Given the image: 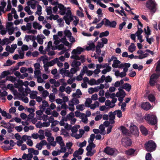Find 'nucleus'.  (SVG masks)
Here are the masks:
<instances>
[{"instance_id": "nucleus-12", "label": "nucleus", "mask_w": 160, "mask_h": 160, "mask_svg": "<svg viewBox=\"0 0 160 160\" xmlns=\"http://www.w3.org/2000/svg\"><path fill=\"white\" fill-rule=\"evenodd\" d=\"M83 49L81 47H78L76 49L73 50L72 53L74 54H80L83 51Z\"/></svg>"}, {"instance_id": "nucleus-41", "label": "nucleus", "mask_w": 160, "mask_h": 160, "mask_svg": "<svg viewBox=\"0 0 160 160\" xmlns=\"http://www.w3.org/2000/svg\"><path fill=\"white\" fill-rule=\"evenodd\" d=\"M123 135L127 136H130L132 135V131H122Z\"/></svg>"}, {"instance_id": "nucleus-56", "label": "nucleus", "mask_w": 160, "mask_h": 160, "mask_svg": "<svg viewBox=\"0 0 160 160\" xmlns=\"http://www.w3.org/2000/svg\"><path fill=\"white\" fill-rule=\"evenodd\" d=\"M35 115V113H30L28 115L27 117V120L28 121H29V120L32 119V118L34 117Z\"/></svg>"}, {"instance_id": "nucleus-11", "label": "nucleus", "mask_w": 160, "mask_h": 160, "mask_svg": "<svg viewBox=\"0 0 160 160\" xmlns=\"http://www.w3.org/2000/svg\"><path fill=\"white\" fill-rule=\"evenodd\" d=\"M58 7L61 10L60 14L62 15H65L66 13V8L62 4H58Z\"/></svg>"}, {"instance_id": "nucleus-49", "label": "nucleus", "mask_w": 160, "mask_h": 160, "mask_svg": "<svg viewBox=\"0 0 160 160\" xmlns=\"http://www.w3.org/2000/svg\"><path fill=\"white\" fill-rule=\"evenodd\" d=\"M18 84H17V83H15V84L16 85L15 87L17 88H18V85H19L20 86H22L23 84V82L22 80H20V79L18 81Z\"/></svg>"}, {"instance_id": "nucleus-61", "label": "nucleus", "mask_w": 160, "mask_h": 160, "mask_svg": "<svg viewBox=\"0 0 160 160\" xmlns=\"http://www.w3.org/2000/svg\"><path fill=\"white\" fill-rule=\"evenodd\" d=\"M72 101V104H78L79 102L78 99L77 98H73Z\"/></svg>"}, {"instance_id": "nucleus-59", "label": "nucleus", "mask_w": 160, "mask_h": 160, "mask_svg": "<svg viewBox=\"0 0 160 160\" xmlns=\"http://www.w3.org/2000/svg\"><path fill=\"white\" fill-rule=\"evenodd\" d=\"M31 138V137L28 136L27 135H24L22 138V140L25 141L27 140H28L29 138Z\"/></svg>"}, {"instance_id": "nucleus-15", "label": "nucleus", "mask_w": 160, "mask_h": 160, "mask_svg": "<svg viewBox=\"0 0 160 160\" xmlns=\"http://www.w3.org/2000/svg\"><path fill=\"white\" fill-rule=\"evenodd\" d=\"M83 152V149L82 148H80L78 150L75 151L73 154V156L74 157H78L79 155L82 154Z\"/></svg>"}, {"instance_id": "nucleus-26", "label": "nucleus", "mask_w": 160, "mask_h": 160, "mask_svg": "<svg viewBox=\"0 0 160 160\" xmlns=\"http://www.w3.org/2000/svg\"><path fill=\"white\" fill-rule=\"evenodd\" d=\"M1 78H4L8 75L11 74V72L8 70L4 71L1 73Z\"/></svg>"}, {"instance_id": "nucleus-21", "label": "nucleus", "mask_w": 160, "mask_h": 160, "mask_svg": "<svg viewBox=\"0 0 160 160\" xmlns=\"http://www.w3.org/2000/svg\"><path fill=\"white\" fill-rule=\"evenodd\" d=\"M126 93L123 90H121L120 92H118L116 94V96L118 98L120 97H123V98L125 97Z\"/></svg>"}, {"instance_id": "nucleus-28", "label": "nucleus", "mask_w": 160, "mask_h": 160, "mask_svg": "<svg viewBox=\"0 0 160 160\" xmlns=\"http://www.w3.org/2000/svg\"><path fill=\"white\" fill-rule=\"evenodd\" d=\"M92 102V101L91 99L89 98H88L87 99L85 103V107H90V105Z\"/></svg>"}, {"instance_id": "nucleus-63", "label": "nucleus", "mask_w": 160, "mask_h": 160, "mask_svg": "<svg viewBox=\"0 0 160 160\" xmlns=\"http://www.w3.org/2000/svg\"><path fill=\"white\" fill-rule=\"evenodd\" d=\"M16 111V108L15 107H12L9 110V112L10 113H14Z\"/></svg>"}, {"instance_id": "nucleus-20", "label": "nucleus", "mask_w": 160, "mask_h": 160, "mask_svg": "<svg viewBox=\"0 0 160 160\" xmlns=\"http://www.w3.org/2000/svg\"><path fill=\"white\" fill-rule=\"evenodd\" d=\"M81 64V63L80 62L74 61L72 62V66L73 67H75L76 68H78V70H79V68L78 67L80 66Z\"/></svg>"}, {"instance_id": "nucleus-62", "label": "nucleus", "mask_w": 160, "mask_h": 160, "mask_svg": "<svg viewBox=\"0 0 160 160\" xmlns=\"http://www.w3.org/2000/svg\"><path fill=\"white\" fill-rule=\"evenodd\" d=\"M49 95V93L47 90L43 91L42 93V97L44 98H46Z\"/></svg>"}, {"instance_id": "nucleus-57", "label": "nucleus", "mask_w": 160, "mask_h": 160, "mask_svg": "<svg viewBox=\"0 0 160 160\" xmlns=\"http://www.w3.org/2000/svg\"><path fill=\"white\" fill-rule=\"evenodd\" d=\"M155 41L154 39L152 37H151L150 38H148L147 39V41L149 43V44H152V42H154Z\"/></svg>"}, {"instance_id": "nucleus-6", "label": "nucleus", "mask_w": 160, "mask_h": 160, "mask_svg": "<svg viewBox=\"0 0 160 160\" xmlns=\"http://www.w3.org/2000/svg\"><path fill=\"white\" fill-rule=\"evenodd\" d=\"M44 131H39L38 133L40 134H38L37 133H34L32 134L31 138L32 137L34 139H37L39 138L40 140H42L44 139L45 137L44 135Z\"/></svg>"}, {"instance_id": "nucleus-19", "label": "nucleus", "mask_w": 160, "mask_h": 160, "mask_svg": "<svg viewBox=\"0 0 160 160\" xmlns=\"http://www.w3.org/2000/svg\"><path fill=\"white\" fill-rule=\"evenodd\" d=\"M157 73H153L150 78L153 80H157L160 77V72H157Z\"/></svg>"}, {"instance_id": "nucleus-50", "label": "nucleus", "mask_w": 160, "mask_h": 160, "mask_svg": "<svg viewBox=\"0 0 160 160\" xmlns=\"http://www.w3.org/2000/svg\"><path fill=\"white\" fill-rule=\"evenodd\" d=\"M46 12L47 13L48 15H50L52 14V7L51 6L49 7L48 8H46Z\"/></svg>"}, {"instance_id": "nucleus-58", "label": "nucleus", "mask_w": 160, "mask_h": 160, "mask_svg": "<svg viewBox=\"0 0 160 160\" xmlns=\"http://www.w3.org/2000/svg\"><path fill=\"white\" fill-rule=\"evenodd\" d=\"M37 7V9H38L37 11L38 12H40V13H37V14L39 15H40L42 14V13H41L42 8V7L39 4H38Z\"/></svg>"}, {"instance_id": "nucleus-47", "label": "nucleus", "mask_w": 160, "mask_h": 160, "mask_svg": "<svg viewBox=\"0 0 160 160\" xmlns=\"http://www.w3.org/2000/svg\"><path fill=\"white\" fill-rule=\"evenodd\" d=\"M156 82L154 80H153L150 78L149 80V84L151 86L153 87L155 85Z\"/></svg>"}, {"instance_id": "nucleus-45", "label": "nucleus", "mask_w": 160, "mask_h": 160, "mask_svg": "<svg viewBox=\"0 0 160 160\" xmlns=\"http://www.w3.org/2000/svg\"><path fill=\"white\" fill-rule=\"evenodd\" d=\"M64 126L67 130H71L72 128V125H69L68 123H65Z\"/></svg>"}, {"instance_id": "nucleus-8", "label": "nucleus", "mask_w": 160, "mask_h": 160, "mask_svg": "<svg viewBox=\"0 0 160 160\" xmlns=\"http://www.w3.org/2000/svg\"><path fill=\"white\" fill-rule=\"evenodd\" d=\"M121 142L122 145L125 147L131 146L132 143L131 139L128 138H123Z\"/></svg>"}, {"instance_id": "nucleus-13", "label": "nucleus", "mask_w": 160, "mask_h": 160, "mask_svg": "<svg viewBox=\"0 0 160 160\" xmlns=\"http://www.w3.org/2000/svg\"><path fill=\"white\" fill-rule=\"evenodd\" d=\"M51 133H50V137L48 138L47 140L50 142V145L53 147H55L56 145V142L54 141V138L53 137L51 136Z\"/></svg>"}, {"instance_id": "nucleus-60", "label": "nucleus", "mask_w": 160, "mask_h": 160, "mask_svg": "<svg viewBox=\"0 0 160 160\" xmlns=\"http://www.w3.org/2000/svg\"><path fill=\"white\" fill-rule=\"evenodd\" d=\"M155 71L157 72H160V62H159V61L158 62V63Z\"/></svg>"}, {"instance_id": "nucleus-10", "label": "nucleus", "mask_w": 160, "mask_h": 160, "mask_svg": "<svg viewBox=\"0 0 160 160\" xmlns=\"http://www.w3.org/2000/svg\"><path fill=\"white\" fill-rule=\"evenodd\" d=\"M115 149L110 148V147H107L104 149V152L107 154L112 155L115 152Z\"/></svg>"}, {"instance_id": "nucleus-39", "label": "nucleus", "mask_w": 160, "mask_h": 160, "mask_svg": "<svg viewBox=\"0 0 160 160\" xmlns=\"http://www.w3.org/2000/svg\"><path fill=\"white\" fill-rule=\"evenodd\" d=\"M86 2L87 3L89 4L88 7L89 8L92 10H93L94 8V5L91 4V1L89 0H86Z\"/></svg>"}, {"instance_id": "nucleus-30", "label": "nucleus", "mask_w": 160, "mask_h": 160, "mask_svg": "<svg viewBox=\"0 0 160 160\" xmlns=\"http://www.w3.org/2000/svg\"><path fill=\"white\" fill-rule=\"evenodd\" d=\"M105 105L107 106H109L110 108H113L115 106V104L111 105V102L108 99L105 102Z\"/></svg>"}, {"instance_id": "nucleus-55", "label": "nucleus", "mask_w": 160, "mask_h": 160, "mask_svg": "<svg viewBox=\"0 0 160 160\" xmlns=\"http://www.w3.org/2000/svg\"><path fill=\"white\" fill-rule=\"evenodd\" d=\"M67 116L68 117L69 120H70L74 117V113L72 112H70L69 114L67 115Z\"/></svg>"}, {"instance_id": "nucleus-34", "label": "nucleus", "mask_w": 160, "mask_h": 160, "mask_svg": "<svg viewBox=\"0 0 160 160\" xmlns=\"http://www.w3.org/2000/svg\"><path fill=\"white\" fill-rule=\"evenodd\" d=\"M88 45L89 46L86 48V49L88 51L91 50L95 48V45L93 42L90 43Z\"/></svg>"}, {"instance_id": "nucleus-43", "label": "nucleus", "mask_w": 160, "mask_h": 160, "mask_svg": "<svg viewBox=\"0 0 160 160\" xmlns=\"http://www.w3.org/2000/svg\"><path fill=\"white\" fill-rule=\"evenodd\" d=\"M60 151L61 152H65L67 151L66 148L65 146V144H64L63 145H60Z\"/></svg>"}, {"instance_id": "nucleus-23", "label": "nucleus", "mask_w": 160, "mask_h": 160, "mask_svg": "<svg viewBox=\"0 0 160 160\" xmlns=\"http://www.w3.org/2000/svg\"><path fill=\"white\" fill-rule=\"evenodd\" d=\"M28 152L29 153H31L32 154L34 155H38L39 154V151L37 150H34L33 148H29L28 149Z\"/></svg>"}, {"instance_id": "nucleus-2", "label": "nucleus", "mask_w": 160, "mask_h": 160, "mask_svg": "<svg viewBox=\"0 0 160 160\" xmlns=\"http://www.w3.org/2000/svg\"><path fill=\"white\" fill-rule=\"evenodd\" d=\"M157 4L154 0H148L146 3V7L151 12L155 13L157 10Z\"/></svg>"}, {"instance_id": "nucleus-7", "label": "nucleus", "mask_w": 160, "mask_h": 160, "mask_svg": "<svg viewBox=\"0 0 160 160\" xmlns=\"http://www.w3.org/2000/svg\"><path fill=\"white\" fill-rule=\"evenodd\" d=\"M105 19V22L104 23V25L106 26L109 27L110 28H115L117 25V22L115 21H113L112 22H110V20L106 18H104Z\"/></svg>"}, {"instance_id": "nucleus-48", "label": "nucleus", "mask_w": 160, "mask_h": 160, "mask_svg": "<svg viewBox=\"0 0 160 160\" xmlns=\"http://www.w3.org/2000/svg\"><path fill=\"white\" fill-rule=\"evenodd\" d=\"M11 51H10V53H12L14 52L15 49L17 48V45L16 44H13L11 45Z\"/></svg>"}, {"instance_id": "nucleus-52", "label": "nucleus", "mask_w": 160, "mask_h": 160, "mask_svg": "<svg viewBox=\"0 0 160 160\" xmlns=\"http://www.w3.org/2000/svg\"><path fill=\"white\" fill-rule=\"evenodd\" d=\"M49 97L51 102H52L54 100L55 96L54 94L52 93L50 94Z\"/></svg>"}, {"instance_id": "nucleus-5", "label": "nucleus", "mask_w": 160, "mask_h": 160, "mask_svg": "<svg viewBox=\"0 0 160 160\" xmlns=\"http://www.w3.org/2000/svg\"><path fill=\"white\" fill-rule=\"evenodd\" d=\"M72 136L75 137L76 139H79L81 138L84 133V131H72Z\"/></svg>"}, {"instance_id": "nucleus-54", "label": "nucleus", "mask_w": 160, "mask_h": 160, "mask_svg": "<svg viewBox=\"0 0 160 160\" xmlns=\"http://www.w3.org/2000/svg\"><path fill=\"white\" fill-rule=\"evenodd\" d=\"M147 30L146 28H144L145 33L146 35H150L151 34V30L150 29L149 27L148 26L147 27Z\"/></svg>"}, {"instance_id": "nucleus-29", "label": "nucleus", "mask_w": 160, "mask_h": 160, "mask_svg": "<svg viewBox=\"0 0 160 160\" xmlns=\"http://www.w3.org/2000/svg\"><path fill=\"white\" fill-rule=\"evenodd\" d=\"M58 61V58H56L54 59L53 60L50 62H48L47 63H48L49 66H53L55 63Z\"/></svg>"}, {"instance_id": "nucleus-36", "label": "nucleus", "mask_w": 160, "mask_h": 160, "mask_svg": "<svg viewBox=\"0 0 160 160\" xmlns=\"http://www.w3.org/2000/svg\"><path fill=\"white\" fill-rule=\"evenodd\" d=\"M64 34L67 37H70L72 36V34L69 30H66L64 31Z\"/></svg>"}, {"instance_id": "nucleus-53", "label": "nucleus", "mask_w": 160, "mask_h": 160, "mask_svg": "<svg viewBox=\"0 0 160 160\" xmlns=\"http://www.w3.org/2000/svg\"><path fill=\"white\" fill-rule=\"evenodd\" d=\"M143 32V31L141 28H138V30L136 33L137 36L141 35V34Z\"/></svg>"}, {"instance_id": "nucleus-9", "label": "nucleus", "mask_w": 160, "mask_h": 160, "mask_svg": "<svg viewBox=\"0 0 160 160\" xmlns=\"http://www.w3.org/2000/svg\"><path fill=\"white\" fill-rule=\"evenodd\" d=\"M94 132V133L97 134V135L95 136V137L96 138L97 140H99L101 138V135H105L106 133V131H93Z\"/></svg>"}, {"instance_id": "nucleus-37", "label": "nucleus", "mask_w": 160, "mask_h": 160, "mask_svg": "<svg viewBox=\"0 0 160 160\" xmlns=\"http://www.w3.org/2000/svg\"><path fill=\"white\" fill-rule=\"evenodd\" d=\"M148 98L149 101L153 102L155 101V98L154 96L152 94H150L148 95Z\"/></svg>"}, {"instance_id": "nucleus-16", "label": "nucleus", "mask_w": 160, "mask_h": 160, "mask_svg": "<svg viewBox=\"0 0 160 160\" xmlns=\"http://www.w3.org/2000/svg\"><path fill=\"white\" fill-rule=\"evenodd\" d=\"M136 152V150L132 148H131L125 151V154L128 156H133L134 155Z\"/></svg>"}, {"instance_id": "nucleus-14", "label": "nucleus", "mask_w": 160, "mask_h": 160, "mask_svg": "<svg viewBox=\"0 0 160 160\" xmlns=\"http://www.w3.org/2000/svg\"><path fill=\"white\" fill-rule=\"evenodd\" d=\"M142 108L145 110H148L151 108V105L148 102H144L142 104Z\"/></svg>"}, {"instance_id": "nucleus-46", "label": "nucleus", "mask_w": 160, "mask_h": 160, "mask_svg": "<svg viewBox=\"0 0 160 160\" xmlns=\"http://www.w3.org/2000/svg\"><path fill=\"white\" fill-rule=\"evenodd\" d=\"M130 130H138V129L136 126L131 123L130 126Z\"/></svg>"}, {"instance_id": "nucleus-22", "label": "nucleus", "mask_w": 160, "mask_h": 160, "mask_svg": "<svg viewBox=\"0 0 160 160\" xmlns=\"http://www.w3.org/2000/svg\"><path fill=\"white\" fill-rule=\"evenodd\" d=\"M103 125L105 127H108L107 130H111L112 126V125H110V122L108 121H105L103 123Z\"/></svg>"}, {"instance_id": "nucleus-27", "label": "nucleus", "mask_w": 160, "mask_h": 160, "mask_svg": "<svg viewBox=\"0 0 160 160\" xmlns=\"http://www.w3.org/2000/svg\"><path fill=\"white\" fill-rule=\"evenodd\" d=\"M121 62L119 60L117 59L114 60L113 63L112 64V67L114 68H118V64H120Z\"/></svg>"}, {"instance_id": "nucleus-42", "label": "nucleus", "mask_w": 160, "mask_h": 160, "mask_svg": "<svg viewBox=\"0 0 160 160\" xmlns=\"http://www.w3.org/2000/svg\"><path fill=\"white\" fill-rule=\"evenodd\" d=\"M96 81L94 78L91 79L90 80H89V82H88V84L91 86L96 85Z\"/></svg>"}, {"instance_id": "nucleus-31", "label": "nucleus", "mask_w": 160, "mask_h": 160, "mask_svg": "<svg viewBox=\"0 0 160 160\" xmlns=\"http://www.w3.org/2000/svg\"><path fill=\"white\" fill-rule=\"evenodd\" d=\"M15 62V61H14L13 62L10 59H8L6 61V64L4 63L3 66H9L12 65Z\"/></svg>"}, {"instance_id": "nucleus-18", "label": "nucleus", "mask_w": 160, "mask_h": 160, "mask_svg": "<svg viewBox=\"0 0 160 160\" xmlns=\"http://www.w3.org/2000/svg\"><path fill=\"white\" fill-rule=\"evenodd\" d=\"M55 140L56 143L57 142L58 143L60 146L63 145V144H64L62 138L61 136L57 137L56 138Z\"/></svg>"}, {"instance_id": "nucleus-35", "label": "nucleus", "mask_w": 160, "mask_h": 160, "mask_svg": "<svg viewBox=\"0 0 160 160\" xmlns=\"http://www.w3.org/2000/svg\"><path fill=\"white\" fill-rule=\"evenodd\" d=\"M115 114H117V116L120 118L122 116V112L121 110H116L114 112Z\"/></svg>"}, {"instance_id": "nucleus-33", "label": "nucleus", "mask_w": 160, "mask_h": 160, "mask_svg": "<svg viewBox=\"0 0 160 160\" xmlns=\"http://www.w3.org/2000/svg\"><path fill=\"white\" fill-rule=\"evenodd\" d=\"M11 42L9 41V39L8 38H5L2 40V45H4L5 44L8 45Z\"/></svg>"}, {"instance_id": "nucleus-51", "label": "nucleus", "mask_w": 160, "mask_h": 160, "mask_svg": "<svg viewBox=\"0 0 160 160\" xmlns=\"http://www.w3.org/2000/svg\"><path fill=\"white\" fill-rule=\"evenodd\" d=\"M13 25V23L12 22H8L6 26V28L7 29H11L12 28V26Z\"/></svg>"}, {"instance_id": "nucleus-32", "label": "nucleus", "mask_w": 160, "mask_h": 160, "mask_svg": "<svg viewBox=\"0 0 160 160\" xmlns=\"http://www.w3.org/2000/svg\"><path fill=\"white\" fill-rule=\"evenodd\" d=\"M109 32L108 31H106L104 32H102L100 33L99 35V37L102 38L103 37H107L109 34Z\"/></svg>"}, {"instance_id": "nucleus-3", "label": "nucleus", "mask_w": 160, "mask_h": 160, "mask_svg": "<svg viewBox=\"0 0 160 160\" xmlns=\"http://www.w3.org/2000/svg\"><path fill=\"white\" fill-rule=\"evenodd\" d=\"M145 119L148 123L151 125H155L157 122V119L156 116L151 113H149L145 118Z\"/></svg>"}, {"instance_id": "nucleus-1", "label": "nucleus", "mask_w": 160, "mask_h": 160, "mask_svg": "<svg viewBox=\"0 0 160 160\" xmlns=\"http://www.w3.org/2000/svg\"><path fill=\"white\" fill-rule=\"evenodd\" d=\"M94 138L95 135L92 134L90 135V138L88 139V142L89 144L86 148V150L87 151L86 155L87 156H92L96 152V150L93 149L96 145L93 142Z\"/></svg>"}, {"instance_id": "nucleus-44", "label": "nucleus", "mask_w": 160, "mask_h": 160, "mask_svg": "<svg viewBox=\"0 0 160 160\" xmlns=\"http://www.w3.org/2000/svg\"><path fill=\"white\" fill-rule=\"evenodd\" d=\"M77 109L81 111L83 110L84 108L83 104H79L76 107Z\"/></svg>"}, {"instance_id": "nucleus-40", "label": "nucleus", "mask_w": 160, "mask_h": 160, "mask_svg": "<svg viewBox=\"0 0 160 160\" xmlns=\"http://www.w3.org/2000/svg\"><path fill=\"white\" fill-rule=\"evenodd\" d=\"M32 92H34L35 93H31L30 94V98L31 99H34L36 98L37 97V91H33Z\"/></svg>"}, {"instance_id": "nucleus-4", "label": "nucleus", "mask_w": 160, "mask_h": 160, "mask_svg": "<svg viewBox=\"0 0 160 160\" xmlns=\"http://www.w3.org/2000/svg\"><path fill=\"white\" fill-rule=\"evenodd\" d=\"M146 150L148 152H152L155 150L156 145L152 140H150L146 142L144 145Z\"/></svg>"}, {"instance_id": "nucleus-64", "label": "nucleus", "mask_w": 160, "mask_h": 160, "mask_svg": "<svg viewBox=\"0 0 160 160\" xmlns=\"http://www.w3.org/2000/svg\"><path fill=\"white\" fill-rule=\"evenodd\" d=\"M145 158L146 160H151L152 158L151 154L149 153H147L146 155Z\"/></svg>"}, {"instance_id": "nucleus-17", "label": "nucleus", "mask_w": 160, "mask_h": 160, "mask_svg": "<svg viewBox=\"0 0 160 160\" xmlns=\"http://www.w3.org/2000/svg\"><path fill=\"white\" fill-rule=\"evenodd\" d=\"M131 86L128 83H125L122 87V88L126 91L129 92L131 89Z\"/></svg>"}, {"instance_id": "nucleus-24", "label": "nucleus", "mask_w": 160, "mask_h": 160, "mask_svg": "<svg viewBox=\"0 0 160 160\" xmlns=\"http://www.w3.org/2000/svg\"><path fill=\"white\" fill-rule=\"evenodd\" d=\"M5 79L6 81L8 80L13 82L16 81V78L15 77L9 76H7L6 77Z\"/></svg>"}, {"instance_id": "nucleus-25", "label": "nucleus", "mask_w": 160, "mask_h": 160, "mask_svg": "<svg viewBox=\"0 0 160 160\" xmlns=\"http://www.w3.org/2000/svg\"><path fill=\"white\" fill-rule=\"evenodd\" d=\"M136 48V47L135 46L134 44L132 43L131 45L129 47L128 51L129 52H132L134 51Z\"/></svg>"}, {"instance_id": "nucleus-38", "label": "nucleus", "mask_w": 160, "mask_h": 160, "mask_svg": "<svg viewBox=\"0 0 160 160\" xmlns=\"http://www.w3.org/2000/svg\"><path fill=\"white\" fill-rule=\"evenodd\" d=\"M37 42L38 43L40 44H42L43 43V40L40 38V35H38L37 37Z\"/></svg>"}]
</instances>
